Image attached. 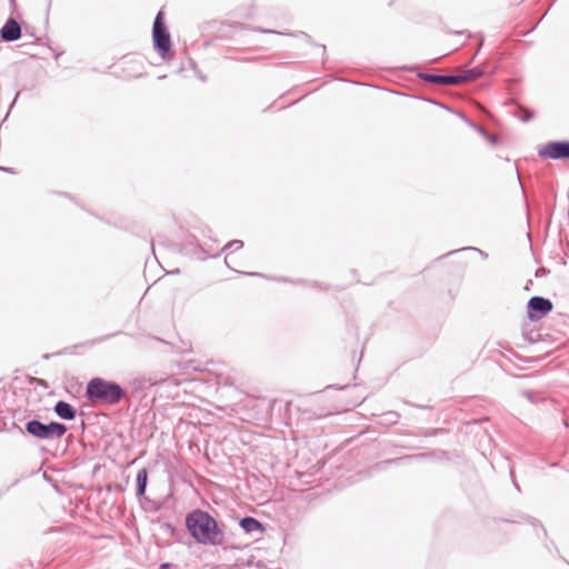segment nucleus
Segmentation results:
<instances>
[{
    "label": "nucleus",
    "instance_id": "1",
    "mask_svg": "<svg viewBox=\"0 0 569 569\" xmlns=\"http://www.w3.org/2000/svg\"><path fill=\"white\" fill-rule=\"evenodd\" d=\"M186 527L190 536L201 545L219 546L223 543L224 533L217 520L207 511L194 509L186 517Z\"/></svg>",
    "mask_w": 569,
    "mask_h": 569
},
{
    "label": "nucleus",
    "instance_id": "2",
    "mask_svg": "<svg viewBox=\"0 0 569 569\" xmlns=\"http://www.w3.org/2000/svg\"><path fill=\"white\" fill-rule=\"evenodd\" d=\"M84 397L92 405L117 406L127 398V391L116 381L94 377L88 381Z\"/></svg>",
    "mask_w": 569,
    "mask_h": 569
},
{
    "label": "nucleus",
    "instance_id": "3",
    "mask_svg": "<svg viewBox=\"0 0 569 569\" xmlns=\"http://www.w3.org/2000/svg\"><path fill=\"white\" fill-rule=\"evenodd\" d=\"M24 428L30 436L40 440L60 439L68 431L67 426L61 422L51 421L43 423L38 419L29 420Z\"/></svg>",
    "mask_w": 569,
    "mask_h": 569
},
{
    "label": "nucleus",
    "instance_id": "4",
    "mask_svg": "<svg viewBox=\"0 0 569 569\" xmlns=\"http://www.w3.org/2000/svg\"><path fill=\"white\" fill-rule=\"evenodd\" d=\"M152 41L154 50L161 58H164L171 49V37L164 22V14L162 10L157 13L153 21Z\"/></svg>",
    "mask_w": 569,
    "mask_h": 569
},
{
    "label": "nucleus",
    "instance_id": "5",
    "mask_svg": "<svg viewBox=\"0 0 569 569\" xmlns=\"http://www.w3.org/2000/svg\"><path fill=\"white\" fill-rule=\"evenodd\" d=\"M552 308L553 305L550 299L540 296L531 297L527 305L528 318L531 321H538L551 312Z\"/></svg>",
    "mask_w": 569,
    "mask_h": 569
},
{
    "label": "nucleus",
    "instance_id": "6",
    "mask_svg": "<svg viewBox=\"0 0 569 569\" xmlns=\"http://www.w3.org/2000/svg\"><path fill=\"white\" fill-rule=\"evenodd\" d=\"M538 153L541 158H549L553 160L569 159V141L561 140L548 142L539 150Z\"/></svg>",
    "mask_w": 569,
    "mask_h": 569
},
{
    "label": "nucleus",
    "instance_id": "7",
    "mask_svg": "<svg viewBox=\"0 0 569 569\" xmlns=\"http://www.w3.org/2000/svg\"><path fill=\"white\" fill-rule=\"evenodd\" d=\"M22 30L20 23L14 18H9L0 29L2 41L13 42L21 38Z\"/></svg>",
    "mask_w": 569,
    "mask_h": 569
},
{
    "label": "nucleus",
    "instance_id": "8",
    "mask_svg": "<svg viewBox=\"0 0 569 569\" xmlns=\"http://www.w3.org/2000/svg\"><path fill=\"white\" fill-rule=\"evenodd\" d=\"M54 413L62 420H73L77 417V409L67 401L59 400L53 407Z\"/></svg>",
    "mask_w": 569,
    "mask_h": 569
},
{
    "label": "nucleus",
    "instance_id": "9",
    "mask_svg": "<svg viewBox=\"0 0 569 569\" xmlns=\"http://www.w3.org/2000/svg\"><path fill=\"white\" fill-rule=\"evenodd\" d=\"M239 526L246 533L264 531V527H263L262 522L253 517H250V516L241 518L239 521Z\"/></svg>",
    "mask_w": 569,
    "mask_h": 569
},
{
    "label": "nucleus",
    "instance_id": "10",
    "mask_svg": "<svg viewBox=\"0 0 569 569\" xmlns=\"http://www.w3.org/2000/svg\"><path fill=\"white\" fill-rule=\"evenodd\" d=\"M401 69L406 70V71H409V72L416 73V76L419 79H421V80H423L426 82L435 83V84H440L441 86L442 74H432V73H428V72H422V71L419 70L418 66L402 67Z\"/></svg>",
    "mask_w": 569,
    "mask_h": 569
},
{
    "label": "nucleus",
    "instance_id": "11",
    "mask_svg": "<svg viewBox=\"0 0 569 569\" xmlns=\"http://www.w3.org/2000/svg\"><path fill=\"white\" fill-rule=\"evenodd\" d=\"M148 485V472L146 469H141L137 472L136 477V495L142 497L146 493Z\"/></svg>",
    "mask_w": 569,
    "mask_h": 569
},
{
    "label": "nucleus",
    "instance_id": "12",
    "mask_svg": "<svg viewBox=\"0 0 569 569\" xmlns=\"http://www.w3.org/2000/svg\"><path fill=\"white\" fill-rule=\"evenodd\" d=\"M460 117H461V119L465 120L466 123H468L470 127H472L479 133H481L483 136V138L487 139L491 144H496L498 142L497 136L489 134L483 127L476 124L470 119H468L465 114L460 113Z\"/></svg>",
    "mask_w": 569,
    "mask_h": 569
},
{
    "label": "nucleus",
    "instance_id": "13",
    "mask_svg": "<svg viewBox=\"0 0 569 569\" xmlns=\"http://www.w3.org/2000/svg\"><path fill=\"white\" fill-rule=\"evenodd\" d=\"M186 250L197 257L199 260H206L208 258H216L219 256V253H213L211 250H207L202 248L201 246L194 247L193 249H189V247H186Z\"/></svg>",
    "mask_w": 569,
    "mask_h": 569
},
{
    "label": "nucleus",
    "instance_id": "14",
    "mask_svg": "<svg viewBox=\"0 0 569 569\" xmlns=\"http://www.w3.org/2000/svg\"><path fill=\"white\" fill-rule=\"evenodd\" d=\"M483 74V70L479 67L461 72L462 82L473 81Z\"/></svg>",
    "mask_w": 569,
    "mask_h": 569
},
{
    "label": "nucleus",
    "instance_id": "15",
    "mask_svg": "<svg viewBox=\"0 0 569 569\" xmlns=\"http://www.w3.org/2000/svg\"><path fill=\"white\" fill-rule=\"evenodd\" d=\"M462 83L461 73L459 74H442L441 86H457Z\"/></svg>",
    "mask_w": 569,
    "mask_h": 569
},
{
    "label": "nucleus",
    "instance_id": "16",
    "mask_svg": "<svg viewBox=\"0 0 569 569\" xmlns=\"http://www.w3.org/2000/svg\"><path fill=\"white\" fill-rule=\"evenodd\" d=\"M518 118H520V120L522 122H528L530 121L532 118H533V112L532 111H528L526 110L525 108L522 107H519L518 108V112L515 113Z\"/></svg>",
    "mask_w": 569,
    "mask_h": 569
},
{
    "label": "nucleus",
    "instance_id": "17",
    "mask_svg": "<svg viewBox=\"0 0 569 569\" xmlns=\"http://www.w3.org/2000/svg\"><path fill=\"white\" fill-rule=\"evenodd\" d=\"M243 247V241L241 240H231L229 241L223 248L221 251H227V250H230V251H236V250H239Z\"/></svg>",
    "mask_w": 569,
    "mask_h": 569
},
{
    "label": "nucleus",
    "instance_id": "18",
    "mask_svg": "<svg viewBox=\"0 0 569 569\" xmlns=\"http://www.w3.org/2000/svg\"><path fill=\"white\" fill-rule=\"evenodd\" d=\"M387 416L390 417V421L391 422H396V420L398 419V415L396 412H388Z\"/></svg>",
    "mask_w": 569,
    "mask_h": 569
},
{
    "label": "nucleus",
    "instance_id": "19",
    "mask_svg": "<svg viewBox=\"0 0 569 569\" xmlns=\"http://www.w3.org/2000/svg\"><path fill=\"white\" fill-rule=\"evenodd\" d=\"M425 101L430 102V103H433V104H437V106H439V107H441V108H447L445 104H442V103H440V102H436V101H433V100H431V99H425Z\"/></svg>",
    "mask_w": 569,
    "mask_h": 569
},
{
    "label": "nucleus",
    "instance_id": "20",
    "mask_svg": "<svg viewBox=\"0 0 569 569\" xmlns=\"http://www.w3.org/2000/svg\"><path fill=\"white\" fill-rule=\"evenodd\" d=\"M0 170H1V171H6V172L13 173V169H12V168H6V167L0 166Z\"/></svg>",
    "mask_w": 569,
    "mask_h": 569
},
{
    "label": "nucleus",
    "instance_id": "21",
    "mask_svg": "<svg viewBox=\"0 0 569 569\" xmlns=\"http://www.w3.org/2000/svg\"><path fill=\"white\" fill-rule=\"evenodd\" d=\"M400 460H401V459H391V460H387V461H385L383 463H386V465H391V463H397V462H399Z\"/></svg>",
    "mask_w": 569,
    "mask_h": 569
},
{
    "label": "nucleus",
    "instance_id": "22",
    "mask_svg": "<svg viewBox=\"0 0 569 569\" xmlns=\"http://www.w3.org/2000/svg\"><path fill=\"white\" fill-rule=\"evenodd\" d=\"M259 31H260V32H263V33H276V31H274V30L262 29V28H260V29H259Z\"/></svg>",
    "mask_w": 569,
    "mask_h": 569
},
{
    "label": "nucleus",
    "instance_id": "23",
    "mask_svg": "<svg viewBox=\"0 0 569 569\" xmlns=\"http://www.w3.org/2000/svg\"><path fill=\"white\" fill-rule=\"evenodd\" d=\"M246 274H247V276H251V277H262V274H261V273H259V272H248V273H246Z\"/></svg>",
    "mask_w": 569,
    "mask_h": 569
},
{
    "label": "nucleus",
    "instance_id": "24",
    "mask_svg": "<svg viewBox=\"0 0 569 569\" xmlns=\"http://www.w3.org/2000/svg\"><path fill=\"white\" fill-rule=\"evenodd\" d=\"M421 457H423V455L408 456L405 459H418V458H421Z\"/></svg>",
    "mask_w": 569,
    "mask_h": 569
},
{
    "label": "nucleus",
    "instance_id": "25",
    "mask_svg": "<svg viewBox=\"0 0 569 569\" xmlns=\"http://www.w3.org/2000/svg\"><path fill=\"white\" fill-rule=\"evenodd\" d=\"M168 567H170V563L169 562H164L160 566V569H167Z\"/></svg>",
    "mask_w": 569,
    "mask_h": 569
},
{
    "label": "nucleus",
    "instance_id": "26",
    "mask_svg": "<svg viewBox=\"0 0 569 569\" xmlns=\"http://www.w3.org/2000/svg\"><path fill=\"white\" fill-rule=\"evenodd\" d=\"M462 250H477V249L472 248V247H468V248H463Z\"/></svg>",
    "mask_w": 569,
    "mask_h": 569
}]
</instances>
